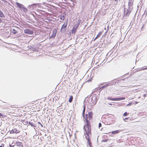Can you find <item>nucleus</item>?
<instances>
[{
    "mask_svg": "<svg viewBox=\"0 0 147 147\" xmlns=\"http://www.w3.org/2000/svg\"><path fill=\"white\" fill-rule=\"evenodd\" d=\"M107 141V140H104V141H105V142H106Z\"/></svg>",
    "mask_w": 147,
    "mask_h": 147,
    "instance_id": "c9c22d12",
    "label": "nucleus"
},
{
    "mask_svg": "<svg viewBox=\"0 0 147 147\" xmlns=\"http://www.w3.org/2000/svg\"><path fill=\"white\" fill-rule=\"evenodd\" d=\"M33 103H31L28 104L25 107V108L27 109H25V110L26 111H28L29 109H33V108L34 107H32V106H33Z\"/></svg>",
    "mask_w": 147,
    "mask_h": 147,
    "instance_id": "423d86ee",
    "label": "nucleus"
},
{
    "mask_svg": "<svg viewBox=\"0 0 147 147\" xmlns=\"http://www.w3.org/2000/svg\"><path fill=\"white\" fill-rule=\"evenodd\" d=\"M121 131L120 130H115V131H113L111 132V133L113 134H117L119 133V132Z\"/></svg>",
    "mask_w": 147,
    "mask_h": 147,
    "instance_id": "4468645a",
    "label": "nucleus"
},
{
    "mask_svg": "<svg viewBox=\"0 0 147 147\" xmlns=\"http://www.w3.org/2000/svg\"><path fill=\"white\" fill-rule=\"evenodd\" d=\"M108 99L111 100H113V101H119L121 100H125V97H121L119 98H113L111 97H108L107 98Z\"/></svg>",
    "mask_w": 147,
    "mask_h": 147,
    "instance_id": "39448f33",
    "label": "nucleus"
},
{
    "mask_svg": "<svg viewBox=\"0 0 147 147\" xmlns=\"http://www.w3.org/2000/svg\"><path fill=\"white\" fill-rule=\"evenodd\" d=\"M24 33L29 34H32L33 33L32 31L31 30L29 29H26L24 30Z\"/></svg>",
    "mask_w": 147,
    "mask_h": 147,
    "instance_id": "1a4fd4ad",
    "label": "nucleus"
},
{
    "mask_svg": "<svg viewBox=\"0 0 147 147\" xmlns=\"http://www.w3.org/2000/svg\"><path fill=\"white\" fill-rule=\"evenodd\" d=\"M129 118V117H128L125 118L124 119H123V120H124L126 122V120L128 119Z\"/></svg>",
    "mask_w": 147,
    "mask_h": 147,
    "instance_id": "b1692460",
    "label": "nucleus"
},
{
    "mask_svg": "<svg viewBox=\"0 0 147 147\" xmlns=\"http://www.w3.org/2000/svg\"><path fill=\"white\" fill-rule=\"evenodd\" d=\"M101 126H102V124L101 123H100L99 124V125H98L99 127L100 128Z\"/></svg>",
    "mask_w": 147,
    "mask_h": 147,
    "instance_id": "393cba45",
    "label": "nucleus"
},
{
    "mask_svg": "<svg viewBox=\"0 0 147 147\" xmlns=\"http://www.w3.org/2000/svg\"><path fill=\"white\" fill-rule=\"evenodd\" d=\"M131 103H130V104H128L127 105V106H128V105H131Z\"/></svg>",
    "mask_w": 147,
    "mask_h": 147,
    "instance_id": "473e14b6",
    "label": "nucleus"
},
{
    "mask_svg": "<svg viewBox=\"0 0 147 147\" xmlns=\"http://www.w3.org/2000/svg\"><path fill=\"white\" fill-rule=\"evenodd\" d=\"M2 22V20L0 18V23H1Z\"/></svg>",
    "mask_w": 147,
    "mask_h": 147,
    "instance_id": "7c9ffc66",
    "label": "nucleus"
},
{
    "mask_svg": "<svg viewBox=\"0 0 147 147\" xmlns=\"http://www.w3.org/2000/svg\"><path fill=\"white\" fill-rule=\"evenodd\" d=\"M22 9H23L24 11L26 12H27L28 11L27 9L24 7V8H23Z\"/></svg>",
    "mask_w": 147,
    "mask_h": 147,
    "instance_id": "5701e85b",
    "label": "nucleus"
},
{
    "mask_svg": "<svg viewBox=\"0 0 147 147\" xmlns=\"http://www.w3.org/2000/svg\"><path fill=\"white\" fill-rule=\"evenodd\" d=\"M67 24V22L66 23L65 22L64 24L63 25L60 30L61 32L63 33L65 32L66 30Z\"/></svg>",
    "mask_w": 147,
    "mask_h": 147,
    "instance_id": "20e7f679",
    "label": "nucleus"
},
{
    "mask_svg": "<svg viewBox=\"0 0 147 147\" xmlns=\"http://www.w3.org/2000/svg\"><path fill=\"white\" fill-rule=\"evenodd\" d=\"M133 0H129L128 2L129 6H131L133 5Z\"/></svg>",
    "mask_w": 147,
    "mask_h": 147,
    "instance_id": "9b49d317",
    "label": "nucleus"
},
{
    "mask_svg": "<svg viewBox=\"0 0 147 147\" xmlns=\"http://www.w3.org/2000/svg\"><path fill=\"white\" fill-rule=\"evenodd\" d=\"M20 132V131L19 130H18L16 128H14L10 131V134H13L15 133L18 134Z\"/></svg>",
    "mask_w": 147,
    "mask_h": 147,
    "instance_id": "0eeeda50",
    "label": "nucleus"
},
{
    "mask_svg": "<svg viewBox=\"0 0 147 147\" xmlns=\"http://www.w3.org/2000/svg\"><path fill=\"white\" fill-rule=\"evenodd\" d=\"M2 116H3V115H2V114H1L0 113V117H2Z\"/></svg>",
    "mask_w": 147,
    "mask_h": 147,
    "instance_id": "c85d7f7f",
    "label": "nucleus"
},
{
    "mask_svg": "<svg viewBox=\"0 0 147 147\" xmlns=\"http://www.w3.org/2000/svg\"><path fill=\"white\" fill-rule=\"evenodd\" d=\"M13 110H14V111H15L16 110H17V108H14L12 109Z\"/></svg>",
    "mask_w": 147,
    "mask_h": 147,
    "instance_id": "cd10ccee",
    "label": "nucleus"
},
{
    "mask_svg": "<svg viewBox=\"0 0 147 147\" xmlns=\"http://www.w3.org/2000/svg\"><path fill=\"white\" fill-rule=\"evenodd\" d=\"M29 124L30 125H31V126H32V127H35V126L34 124H33V123H31V122H29Z\"/></svg>",
    "mask_w": 147,
    "mask_h": 147,
    "instance_id": "4be33fe9",
    "label": "nucleus"
},
{
    "mask_svg": "<svg viewBox=\"0 0 147 147\" xmlns=\"http://www.w3.org/2000/svg\"><path fill=\"white\" fill-rule=\"evenodd\" d=\"M16 145L17 146L21 147V146H22L23 145L22 144V143L21 142H17L16 143Z\"/></svg>",
    "mask_w": 147,
    "mask_h": 147,
    "instance_id": "2eb2a0df",
    "label": "nucleus"
},
{
    "mask_svg": "<svg viewBox=\"0 0 147 147\" xmlns=\"http://www.w3.org/2000/svg\"><path fill=\"white\" fill-rule=\"evenodd\" d=\"M147 69V67H146V68H144L143 69H142L143 70H145V69Z\"/></svg>",
    "mask_w": 147,
    "mask_h": 147,
    "instance_id": "c756f323",
    "label": "nucleus"
},
{
    "mask_svg": "<svg viewBox=\"0 0 147 147\" xmlns=\"http://www.w3.org/2000/svg\"><path fill=\"white\" fill-rule=\"evenodd\" d=\"M13 146H11V145H10L9 147H13Z\"/></svg>",
    "mask_w": 147,
    "mask_h": 147,
    "instance_id": "2f4dec72",
    "label": "nucleus"
},
{
    "mask_svg": "<svg viewBox=\"0 0 147 147\" xmlns=\"http://www.w3.org/2000/svg\"><path fill=\"white\" fill-rule=\"evenodd\" d=\"M73 100V96H70L69 99V102H71Z\"/></svg>",
    "mask_w": 147,
    "mask_h": 147,
    "instance_id": "a211bd4d",
    "label": "nucleus"
},
{
    "mask_svg": "<svg viewBox=\"0 0 147 147\" xmlns=\"http://www.w3.org/2000/svg\"><path fill=\"white\" fill-rule=\"evenodd\" d=\"M129 115V113L127 112H125L123 114V116L124 117H126Z\"/></svg>",
    "mask_w": 147,
    "mask_h": 147,
    "instance_id": "412c9836",
    "label": "nucleus"
},
{
    "mask_svg": "<svg viewBox=\"0 0 147 147\" xmlns=\"http://www.w3.org/2000/svg\"><path fill=\"white\" fill-rule=\"evenodd\" d=\"M109 85H104V86H103L102 87V88H105L107 86H108Z\"/></svg>",
    "mask_w": 147,
    "mask_h": 147,
    "instance_id": "a878e982",
    "label": "nucleus"
},
{
    "mask_svg": "<svg viewBox=\"0 0 147 147\" xmlns=\"http://www.w3.org/2000/svg\"><path fill=\"white\" fill-rule=\"evenodd\" d=\"M17 5L21 9H22L23 8H24V6L22 5L20 3H17Z\"/></svg>",
    "mask_w": 147,
    "mask_h": 147,
    "instance_id": "ddd939ff",
    "label": "nucleus"
},
{
    "mask_svg": "<svg viewBox=\"0 0 147 147\" xmlns=\"http://www.w3.org/2000/svg\"><path fill=\"white\" fill-rule=\"evenodd\" d=\"M131 12V11L128 9L127 10L126 13L125 14V15L126 16L128 17L129 16L130 13Z\"/></svg>",
    "mask_w": 147,
    "mask_h": 147,
    "instance_id": "f8f14e48",
    "label": "nucleus"
},
{
    "mask_svg": "<svg viewBox=\"0 0 147 147\" xmlns=\"http://www.w3.org/2000/svg\"><path fill=\"white\" fill-rule=\"evenodd\" d=\"M79 24L80 23H79L76 26H74L72 30V33L73 34H74L77 31V29L78 28Z\"/></svg>",
    "mask_w": 147,
    "mask_h": 147,
    "instance_id": "6e6552de",
    "label": "nucleus"
},
{
    "mask_svg": "<svg viewBox=\"0 0 147 147\" xmlns=\"http://www.w3.org/2000/svg\"><path fill=\"white\" fill-rule=\"evenodd\" d=\"M0 17L2 18H5V16L2 12L0 10Z\"/></svg>",
    "mask_w": 147,
    "mask_h": 147,
    "instance_id": "f3484780",
    "label": "nucleus"
},
{
    "mask_svg": "<svg viewBox=\"0 0 147 147\" xmlns=\"http://www.w3.org/2000/svg\"><path fill=\"white\" fill-rule=\"evenodd\" d=\"M115 119L114 115L112 114L104 115L102 117L103 121L107 125L113 124L115 122Z\"/></svg>",
    "mask_w": 147,
    "mask_h": 147,
    "instance_id": "f257e3e1",
    "label": "nucleus"
},
{
    "mask_svg": "<svg viewBox=\"0 0 147 147\" xmlns=\"http://www.w3.org/2000/svg\"><path fill=\"white\" fill-rule=\"evenodd\" d=\"M11 31H12V32L14 34L18 32L17 31L14 29H12Z\"/></svg>",
    "mask_w": 147,
    "mask_h": 147,
    "instance_id": "aec40b11",
    "label": "nucleus"
},
{
    "mask_svg": "<svg viewBox=\"0 0 147 147\" xmlns=\"http://www.w3.org/2000/svg\"><path fill=\"white\" fill-rule=\"evenodd\" d=\"M40 125H41V126L42 127H43V126H42V125L41 124Z\"/></svg>",
    "mask_w": 147,
    "mask_h": 147,
    "instance_id": "f704fd0d",
    "label": "nucleus"
},
{
    "mask_svg": "<svg viewBox=\"0 0 147 147\" xmlns=\"http://www.w3.org/2000/svg\"><path fill=\"white\" fill-rule=\"evenodd\" d=\"M57 33V30L54 29L53 30V33L50 37L51 38H54L55 36Z\"/></svg>",
    "mask_w": 147,
    "mask_h": 147,
    "instance_id": "9d476101",
    "label": "nucleus"
},
{
    "mask_svg": "<svg viewBox=\"0 0 147 147\" xmlns=\"http://www.w3.org/2000/svg\"><path fill=\"white\" fill-rule=\"evenodd\" d=\"M38 123L40 124H41V123H40L39 122H38Z\"/></svg>",
    "mask_w": 147,
    "mask_h": 147,
    "instance_id": "72a5a7b5",
    "label": "nucleus"
},
{
    "mask_svg": "<svg viewBox=\"0 0 147 147\" xmlns=\"http://www.w3.org/2000/svg\"><path fill=\"white\" fill-rule=\"evenodd\" d=\"M102 32H99L98 34L97 35L96 37L95 38L94 40L96 39L97 38H99L102 34Z\"/></svg>",
    "mask_w": 147,
    "mask_h": 147,
    "instance_id": "dca6fc26",
    "label": "nucleus"
},
{
    "mask_svg": "<svg viewBox=\"0 0 147 147\" xmlns=\"http://www.w3.org/2000/svg\"><path fill=\"white\" fill-rule=\"evenodd\" d=\"M84 129L85 131L84 134L86 135V137L87 140V142L90 145L91 142L90 140V137L91 136V128L90 123H86L84 126Z\"/></svg>",
    "mask_w": 147,
    "mask_h": 147,
    "instance_id": "f03ea898",
    "label": "nucleus"
},
{
    "mask_svg": "<svg viewBox=\"0 0 147 147\" xmlns=\"http://www.w3.org/2000/svg\"><path fill=\"white\" fill-rule=\"evenodd\" d=\"M60 19L63 20H64L65 19V17L64 16L62 15L60 16Z\"/></svg>",
    "mask_w": 147,
    "mask_h": 147,
    "instance_id": "6ab92c4d",
    "label": "nucleus"
},
{
    "mask_svg": "<svg viewBox=\"0 0 147 147\" xmlns=\"http://www.w3.org/2000/svg\"><path fill=\"white\" fill-rule=\"evenodd\" d=\"M86 109V106L84 105L82 115L83 118L85 119L86 123H90V121L92 119L93 112L92 111L89 112L88 114H86L85 115Z\"/></svg>",
    "mask_w": 147,
    "mask_h": 147,
    "instance_id": "7ed1b4c3",
    "label": "nucleus"
},
{
    "mask_svg": "<svg viewBox=\"0 0 147 147\" xmlns=\"http://www.w3.org/2000/svg\"><path fill=\"white\" fill-rule=\"evenodd\" d=\"M4 144H2L1 146H0V147H4Z\"/></svg>",
    "mask_w": 147,
    "mask_h": 147,
    "instance_id": "bb28decb",
    "label": "nucleus"
}]
</instances>
